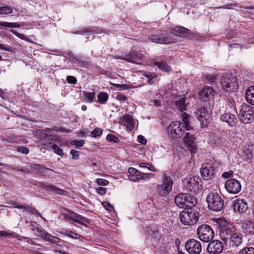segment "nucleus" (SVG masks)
I'll use <instances>...</instances> for the list:
<instances>
[{
    "label": "nucleus",
    "instance_id": "f257e3e1",
    "mask_svg": "<svg viewBox=\"0 0 254 254\" xmlns=\"http://www.w3.org/2000/svg\"><path fill=\"white\" fill-rule=\"evenodd\" d=\"M220 236L224 241L228 242L230 248L233 249L239 247L243 242L241 234L229 225L222 228Z\"/></svg>",
    "mask_w": 254,
    "mask_h": 254
},
{
    "label": "nucleus",
    "instance_id": "f03ea898",
    "mask_svg": "<svg viewBox=\"0 0 254 254\" xmlns=\"http://www.w3.org/2000/svg\"><path fill=\"white\" fill-rule=\"evenodd\" d=\"M198 219L199 214L193 207L185 209L180 214V221L185 225L192 226Z\"/></svg>",
    "mask_w": 254,
    "mask_h": 254
},
{
    "label": "nucleus",
    "instance_id": "7ed1b4c3",
    "mask_svg": "<svg viewBox=\"0 0 254 254\" xmlns=\"http://www.w3.org/2000/svg\"><path fill=\"white\" fill-rule=\"evenodd\" d=\"M206 201L209 209L214 211H220L224 207V200L217 192H210L207 196Z\"/></svg>",
    "mask_w": 254,
    "mask_h": 254
},
{
    "label": "nucleus",
    "instance_id": "20e7f679",
    "mask_svg": "<svg viewBox=\"0 0 254 254\" xmlns=\"http://www.w3.org/2000/svg\"><path fill=\"white\" fill-rule=\"evenodd\" d=\"M148 38L152 42L161 44H170L177 41L176 38L172 35L171 33L169 31L152 34L150 35Z\"/></svg>",
    "mask_w": 254,
    "mask_h": 254
},
{
    "label": "nucleus",
    "instance_id": "39448f33",
    "mask_svg": "<svg viewBox=\"0 0 254 254\" xmlns=\"http://www.w3.org/2000/svg\"><path fill=\"white\" fill-rule=\"evenodd\" d=\"M161 183V184L157 185L156 186L157 192L161 196H166L172 190L173 180L167 173H164L162 175Z\"/></svg>",
    "mask_w": 254,
    "mask_h": 254
},
{
    "label": "nucleus",
    "instance_id": "423d86ee",
    "mask_svg": "<svg viewBox=\"0 0 254 254\" xmlns=\"http://www.w3.org/2000/svg\"><path fill=\"white\" fill-rule=\"evenodd\" d=\"M176 204L185 209L193 207L197 203L196 198L187 193H180L175 198Z\"/></svg>",
    "mask_w": 254,
    "mask_h": 254
},
{
    "label": "nucleus",
    "instance_id": "0eeeda50",
    "mask_svg": "<svg viewBox=\"0 0 254 254\" xmlns=\"http://www.w3.org/2000/svg\"><path fill=\"white\" fill-rule=\"evenodd\" d=\"M240 121L245 124H250L254 120L253 108L247 104H243L239 112Z\"/></svg>",
    "mask_w": 254,
    "mask_h": 254
},
{
    "label": "nucleus",
    "instance_id": "6e6552de",
    "mask_svg": "<svg viewBox=\"0 0 254 254\" xmlns=\"http://www.w3.org/2000/svg\"><path fill=\"white\" fill-rule=\"evenodd\" d=\"M196 118L199 120L202 127H207L210 121L211 112L205 107H198L194 112Z\"/></svg>",
    "mask_w": 254,
    "mask_h": 254
},
{
    "label": "nucleus",
    "instance_id": "1a4fd4ad",
    "mask_svg": "<svg viewBox=\"0 0 254 254\" xmlns=\"http://www.w3.org/2000/svg\"><path fill=\"white\" fill-rule=\"evenodd\" d=\"M197 234L201 241L204 242H209L214 238V233L210 226L203 224L198 227Z\"/></svg>",
    "mask_w": 254,
    "mask_h": 254
},
{
    "label": "nucleus",
    "instance_id": "9d476101",
    "mask_svg": "<svg viewBox=\"0 0 254 254\" xmlns=\"http://www.w3.org/2000/svg\"><path fill=\"white\" fill-rule=\"evenodd\" d=\"M200 173L202 178L204 180L208 181L212 179L216 173L214 165L210 162L203 164L200 169Z\"/></svg>",
    "mask_w": 254,
    "mask_h": 254
},
{
    "label": "nucleus",
    "instance_id": "9b49d317",
    "mask_svg": "<svg viewBox=\"0 0 254 254\" xmlns=\"http://www.w3.org/2000/svg\"><path fill=\"white\" fill-rule=\"evenodd\" d=\"M183 126H182L181 122L178 121L172 122L167 127L168 133L172 138H180L184 133Z\"/></svg>",
    "mask_w": 254,
    "mask_h": 254
},
{
    "label": "nucleus",
    "instance_id": "f8f14e48",
    "mask_svg": "<svg viewBox=\"0 0 254 254\" xmlns=\"http://www.w3.org/2000/svg\"><path fill=\"white\" fill-rule=\"evenodd\" d=\"M185 249L190 254H199L201 252L202 246L197 240L190 239L186 242Z\"/></svg>",
    "mask_w": 254,
    "mask_h": 254
},
{
    "label": "nucleus",
    "instance_id": "ddd939ff",
    "mask_svg": "<svg viewBox=\"0 0 254 254\" xmlns=\"http://www.w3.org/2000/svg\"><path fill=\"white\" fill-rule=\"evenodd\" d=\"M225 188L229 193L237 194L241 190L242 186L239 181L235 179H229L226 181Z\"/></svg>",
    "mask_w": 254,
    "mask_h": 254
},
{
    "label": "nucleus",
    "instance_id": "4468645a",
    "mask_svg": "<svg viewBox=\"0 0 254 254\" xmlns=\"http://www.w3.org/2000/svg\"><path fill=\"white\" fill-rule=\"evenodd\" d=\"M224 248L223 244L219 240H214L210 242L207 249L210 254H219Z\"/></svg>",
    "mask_w": 254,
    "mask_h": 254
},
{
    "label": "nucleus",
    "instance_id": "2eb2a0df",
    "mask_svg": "<svg viewBox=\"0 0 254 254\" xmlns=\"http://www.w3.org/2000/svg\"><path fill=\"white\" fill-rule=\"evenodd\" d=\"M39 185L41 188L47 191L52 192L59 195H67V192L66 191L59 188L57 186H54L52 184L42 182L39 183Z\"/></svg>",
    "mask_w": 254,
    "mask_h": 254
},
{
    "label": "nucleus",
    "instance_id": "dca6fc26",
    "mask_svg": "<svg viewBox=\"0 0 254 254\" xmlns=\"http://www.w3.org/2000/svg\"><path fill=\"white\" fill-rule=\"evenodd\" d=\"M7 203L9 204H11L12 205V207H13L19 209H23L24 210L29 212L31 214H33L36 216L40 217L43 220H45V218L41 215L40 212L34 207H29L28 205H22L19 203L14 201H10Z\"/></svg>",
    "mask_w": 254,
    "mask_h": 254
},
{
    "label": "nucleus",
    "instance_id": "f3484780",
    "mask_svg": "<svg viewBox=\"0 0 254 254\" xmlns=\"http://www.w3.org/2000/svg\"><path fill=\"white\" fill-rule=\"evenodd\" d=\"M37 232L38 236L53 244H57L61 241L58 237L51 236L42 227L40 229H37Z\"/></svg>",
    "mask_w": 254,
    "mask_h": 254
},
{
    "label": "nucleus",
    "instance_id": "a211bd4d",
    "mask_svg": "<svg viewBox=\"0 0 254 254\" xmlns=\"http://www.w3.org/2000/svg\"><path fill=\"white\" fill-rule=\"evenodd\" d=\"M55 135H49L44 140L38 141V145L44 149L50 150L51 149L53 146L54 145Z\"/></svg>",
    "mask_w": 254,
    "mask_h": 254
},
{
    "label": "nucleus",
    "instance_id": "6ab92c4d",
    "mask_svg": "<svg viewBox=\"0 0 254 254\" xmlns=\"http://www.w3.org/2000/svg\"><path fill=\"white\" fill-rule=\"evenodd\" d=\"M184 141L186 147L190 150L191 153H195L196 152V145L194 142L193 137L189 132H187L184 138Z\"/></svg>",
    "mask_w": 254,
    "mask_h": 254
},
{
    "label": "nucleus",
    "instance_id": "aec40b11",
    "mask_svg": "<svg viewBox=\"0 0 254 254\" xmlns=\"http://www.w3.org/2000/svg\"><path fill=\"white\" fill-rule=\"evenodd\" d=\"M184 141L186 147L190 150L191 153H195L196 152V145L194 142L193 137L189 132H187L184 138Z\"/></svg>",
    "mask_w": 254,
    "mask_h": 254
},
{
    "label": "nucleus",
    "instance_id": "412c9836",
    "mask_svg": "<svg viewBox=\"0 0 254 254\" xmlns=\"http://www.w3.org/2000/svg\"><path fill=\"white\" fill-rule=\"evenodd\" d=\"M248 205L244 199H236L234 201L233 208L235 212L243 213L248 209Z\"/></svg>",
    "mask_w": 254,
    "mask_h": 254
},
{
    "label": "nucleus",
    "instance_id": "4be33fe9",
    "mask_svg": "<svg viewBox=\"0 0 254 254\" xmlns=\"http://www.w3.org/2000/svg\"><path fill=\"white\" fill-rule=\"evenodd\" d=\"M170 33L174 37L176 36L180 37H187L190 34L189 29L181 26L175 27L170 31Z\"/></svg>",
    "mask_w": 254,
    "mask_h": 254
},
{
    "label": "nucleus",
    "instance_id": "5701e85b",
    "mask_svg": "<svg viewBox=\"0 0 254 254\" xmlns=\"http://www.w3.org/2000/svg\"><path fill=\"white\" fill-rule=\"evenodd\" d=\"M143 58V54L137 53L136 52H132L126 55L125 57L122 58L121 59L125 60L128 62L139 64Z\"/></svg>",
    "mask_w": 254,
    "mask_h": 254
},
{
    "label": "nucleus",
    "instance_id": "b1692460",
    "mask_svg": "<svg viewBox=\"0 0 254 254\" xmlns=\"http://www.w3.org/2000/svg\"><path fill=\"white\" fill-rule=\"evenodd\" d=\"M220 119L222 121L227 123L231 127H235L238 122L235 115L230 113H226L222 115L220 117Z\"/></svg>",
    "mask_w": 254,
    "mask_h": 254
},
{
    "label": "nucleus",
    "instance_id": "393cba45",
    "mask_svg": "<svg viewBox=\"0 0 254 254\" xmlns=\"http://www.w3.org/2000/svg\"><path fill=\"white\" fill-rule=\"evenodd\" d=\"M212 89L210 87L205 88L198 93V98L202 101L208 100L211 95Z\"/></svg>",
    "mask_w": 254,
    "mask_h": 254
},
{
    "label": "nucleus",
    "instance_id": "a878e982",
    "mask_svg": "<svg viewBox=\"0 0 254 254\" xmlns=\"http://www.w3.org/2000/svg\"><path fill=\"white\" fill-rule=\"evenodd\" d=\"M128 179L132 182L138 181V177H139L140 171L134 168H129L128 170Z\"/></svg>",
    "mask_w": 254,
    "mask_h": 254
},
{
    "label": "nucleus",
    "instance_id": "bb28decb",
    "mask_svg": "<svg viewBox=\"0 0 254 254\" xmlns=\"http://www.w3.org/2000/svg\"><path fill=\"white\" fill-rule=\"evenodd\" d=\"M124 120L126 122L125 125L127 130L128 131L132 130L134 127L135 122L132 117L129 115H126L124 117Z\"/></svg>",
    "mask_w": 254,
    "mask_h": 254
},
{
    "label": "nucleus",
    "instance_id": "cd10ccee",
    "mask_svg": "<svg viewBox=\"0 0 254 254\" xmlns=\"http://www.w3.org/2000/svg\"><path fill=\"white\" fill-rule=\"evenodd\" d=\"M242 229L247 235L254 234V223L252 221H247L242 225Z\"/></svg>",
    "mask_w": 254,
    "mask_h": 254
},
{
    "label": "nucleus",
    "instance_id": "c85d7f7f",
    "mask_svg": "<svg viewBox=\"0 0 254 254\" xmlns=\"http://www.w3.org/2000/svg\"><path fill=\"white\" fill-rule=\"evenodd\" d=\"M200 179L198 177L194 176L192 178H190L188 180H186V183H187V189L191 190L193 189L194 187H195L196 186L198 185ZM185 183V182H184Z\"/></svg>",
    "mask_w": 254,
    "mask_h": 254
},
{
    "label": "nucleus",
    "instance_id": "c756f323",
    "mask_svg": "<svg viewBox=\"0 0 254 254\" xmlns=\"http://www.w3.org/2000/svg\"><path fill=\"white\" fill-rule=\"evenodd\" d=\"M246 99L249 103L254 105V86L250 87L246 90Z\"/></svg>",
    "mask_w": 254,
    "mask_h": 254
},
{
    "label": "nucleus",
    "instance_id": "7c9ffc66",
    "mask_svg": "<svg viewBox=\"0 0 254 254\" xmlns=\"http://www.w3.org/2000/svg\"><path fill=\"white\" fill-rule=\"evenodd\" d=\"M154 64L157 66L159 69L167 72H169L171 69L167 63L163 61L155 62Z\"/></svg>",
    "mask_w": 254,
    "mask_h": 254
},
{
    "label": "nucleus",
    "instance_id": "2f4dec72",
    "mask_svg": "<svg viewBox=\"0 0 254 254\" xmlns=\"http://www.w3.org/2000/svg\"><path fill=\"white\" fill-rule=\"evenodd\" d=\"M84 100L87 103H91L93 101V100L95 97V93L89 92L87 91L83 92Z\"/></svg>",
    "mask_w": 254,
    "mask_h": 254
},
{
    "label": "nucleus",
    "instance_id": "473e14b6",
    "mask_svg": "<svg viewBox=\"0 0 254 254\" xmlns=\"http://www.w3.org/2000/svg\"><path fill=\"white\" fill-rule=\"evenodd\" d=\"M185 99V98H181L175 103L177 108L182 112L185 110L186 109Z\"/></svg>",
    "mask_w": 254,
    "mask_h": 254
},
{
    "label": "nucleus",
    "instance_id": "72a5a7b5",
    "mask_svg": "<svg viewBox=\"0 0 254 254\" xmlns=\"http://www.w3.org/2000/svg\"><path fill=\"white\" fill-rule=\"evenodd\" d=\"M49 135L45 130H38L35 133V137L39 139V141L44 140Z\"/></svg>",
    "mask_w": 254,
    "mask_h": 254
},
{
    "label": "nucleus",
    "instance_id": "f704fd0d",
    "mask_svg": "<svg viewBox=\"0 0 254 254\" xmlns=\"http://www.w3.org/2000/svg\"><path fill=\"white\" fill-rule=\"evenodd\" d=\"M52 173H55V172L50 168L42 166L39 174L44 177H50L52 176L51 174Z\"/></svg>",
    "mask_w": 254,
    "mask_h": 254
},
{
    "label": "nucleus",
    "instance_id": "c9c22d12",
    "mask_svg": "<svg viewBox=\"0 0 254 254\" xmlns=\"http://www.w3.org/2000/svg\"><path fill=\"white\" fill-rule=\"evenodd\" d=\"M108 99V95L105 92L100 93L98 95V100L99 102L101 104H105Z\"/></svg>",
    "mask_w": 254,
    "mask_h": 254
},
{
    "label": "nucleus",
    "instance_id": "e433bc0d",
    "mask_svg": "<svg viewBox=\"0 0 254 254\" xmlns=\"http://www.w3.org/2000/svg\"><path fill=\"white\" fill-rule=\"evenodd\" d=\"M231 83L229 80H221V85L223 89L225 91L231 90Z\"/></svg>",
    "mask_w": 254,
    "mask_h": 254
},
{
    "label": "nucleus",
    "instance_id": "4c0bfd02",
    "mask_svg": "<svg viewBox=\"0 0 254 254\" xmlns=\"http://www.w3.org/2000/svg\"><path fill=\"white\" fill-rule=\"evenodd\" d=\"M12 12V8L9 6H0V14H9Z\"/></svg>",
    "mask_w": 254,
    "mask_h": 254
},
{
    "label": "nucleus",
    "instance_id": "58836bf2",
    "mask_svg": "<svg viewBox=\"0 0 254 254\" xmlns=\"http://www.w3.org/2000/svg\"><path fill=\"white\" fill-rule=\"evenodd\" d=\"M0 26H5L6 27H15L19 28L20 27V24L17 22H8L0 21Z\"/></svg>",
    "mask_w": 254,
    "mask_h": 254
},
{
    "label": "nucleus",
    "instance_id": "ea45409f",
    "mask_svg": "<svg viewBox=\"0 0 254 254\" xmlns=\"http://www.w3.org/2000/svg\"><path fill=\"white\" fill-rule=\"evenodd\" d=\"M68 58V59L72 63H79L81 62L80 60V59L81 58V56H77L75 57L72 53L69 52L67 54Z\"/></svg>",
    "mask_w": 254,
    "mask_h": 254
},
{
    "label": "nucleus",
    "instance_id": "a19ab883",
    "mask_svg": "<svg viewBox=\"0 0 254 254\" xmlns=\"http://www.w3.org/2000/svg\"><path fill=\"white\" fill-rule=\"evenodd\" d=\"M64 234L65 236L75 239H79L80 237V235L71 230H65Z\"/></svg>",
    "mask_w": 254,
    "mask_h": 254
},
{
    "label": "nucleus",
    "instance_id": "79ce46f5",
    "mask_svg": "<svg viewBox=\"0 0 254 254\" xmlns=\"http://www.w3.org/2000/svg\"><path fill=\"white\" fill-rule=\"evenodd\" d=\"M30 167L32 169V172L35 173L39 174L40 173L42 166L38 164L32 163L30 164Z\"/></svg>",
    "mask_w": 254,
    "mask_h": 254
},
{
    "label": "nucleus",
    "instance_id": "37998d69",
    "mask_svg": "<svg viewBox=\"0 0 254 254\" xmlns=\"http://www.w3.org/2000/svg\"><path fill=\"white\" fill-rule=\"evenodd\" d=\"M239 254H254V248L253 247H246L240 251Z\"/></svg>",
    "mask_w": 254,
    "mask_h": 254
},
{
    "label": "nucleus",
    "instance_id": "c03bdc74",
    "mask_svg": "<svg viewBox=\"0 0 254 254\" xmlns=\"http://www.w3.org/2000/svg\"><path fill=\"white\" fill-rule=\"evenodd\" d=\"M52 149L54 151L55 153L57 154L60 156L63 157L64 155L63 149L59 146H57L56 144H54Z\"/></svg>",
    "mask_w": 254,
    "mask_h": 254
},
{
    "label": "nucleus",
    "instance_id": "a18cd8bd",
    "mask_svg": "<svg viewBox=\"0 0 254 254\" xmlns=\"http://www.w3.org/2000/svg\"><path fill=\"white\" fill-rule=\"evenodd\" d=\"M114 86H115L117 88H119V90H126V89H128L134 88V87L131 85H128L125 84H114Z\"/></svg>",
    "mask_w": 254,
    "mask_h": 254
},
{
    "label": "nucleus",
    "instance_id": "49530a36",
    "mask_svg": "<svg viewBox=\"0 0 254 254\" xmlns=\"http://www.w3.org/2000/svg\"><path fill=\"white\" fill-rule=\"evenodd\" d=\"M106 139L108 141L114 143H118L120 141V139L118 137L112 134H108L106 137Z\"/></svg>",
    "mask_w": 254,
    "mask_h": 254
},
{
    "label": "nucleus",
    "instance_id": "de8ad7c7",
    "mask_svg": "<svg viewBox=\"0 0 254 254\" xmlns=\"http://www.w3.org/2000/svg\"><path fill=\"white\" fill-rule=\"evenodd\" d=\"M10 31L13 34L17 36L18 38H19L21 39L24 40L25 41H29V39L28 37H27L25 35L22 34H20L18 32H17L14 29H11Z\"/></svg>",
    "mask_w": 254,
    "mask_h": 254
},
{
    "label": "nucleus",
    "instance_id": "09e8293b",
    "mask_svg": "<svg viewBox=\"0 0 254 254\" xmlns=\"http://www.w3.org/2000/svg\"><path fill=\"white\" fill-rule=\"evenodd\" d=\"M102 133V130L100 128H96L90 133V136L92 137H96L100 136Z\"/></svg>",
    "mask_w": 254,
    "mask_h": 254
},
{
    "label": "nucleus",
    "instance_id": "8fccbe9b",
    "mask_svg": "<svg viewBox=\"0 0 254 254\" xmlns=\"http://www.w3.org/2000/svg\"><path fill=\"white\" fill-rule=\"evenodd\" d=\"M16 150L17 152L24 154H27L29 152V149L23 146H17Z\"/></svg>",
    "mask_w": 254,
    "mask_h": 254
},
{
    "label": "nucleus",
    "instance_id": "3c124183",
    "mask_svg": "<svg viewBox=\"0 0 254 254\" xmlns=\"http://www.w3.org/2000/svg\"><path fill=\"white\" fill-rule=\"evenodd\" d=\"M139 177H138V181L140 180H148L150 176H153V174H146V173H143L140 172L139 174Z\"/></svg>",
    "mask_w": 254,
    "mask_h": 254
},
{
    "label": "nucleus",
    "instance_id": "603ef678",
    "mask_svg": "<svg viewBox=\"0 0 254 254\" xmlns=\"http://www.w3.org/2000/svg\"><path fill=\"white\" fill-rule=\"evenodd\" d=\"M84 143V140H73L71 141V144L72 145H74L75 146L77 147H82Z\"/></svg>",
    "mask_w": 254,
    "mask_h": 254
},
{
    "label": "nucleus",
    "instance_id": "864d4df0",
    "mask_svg": "<svg viewBox=\"0 0 254 254\" xmlns=\"http://www.w3.org/2000/svg\"><path fill=\"white\" fill-rule=\"evenodd\" d=\"M102 205L108 211L111 212L114 210V207L108 202H103Z\"/></svg>",
    "mask_w": 254,
    "mask_h": 254
},
{
    "label": "nucleus",
    "instance_id": "5fc2aeb1",
    "mask_svg": "<svg viewBox=\"0 0 254 254\" xmlns=\"http://www.w3.org/2000/svg\"><path fill=\"white\" fill-rule=\"evenodd\" d=\"M117 99L119 101H120L121 102H126L127 101V97L122 94H118L117 95V97H116Z\"/></svg>",
    "mask_w": 254,
    "mask_h": 254
},
{
    "label": "nucleus",
    "instance_id": "6e6d98bb",
    "mask_svg": "<svg viewBox=\"0 0 254 254\" xmlns=\"http://www.w3.org/2000/svg\"><path fill=\"white\" fill-rule=\"evenodd\" d=\"M97 183L100 186H107L108 185V181L104 179H98L96 180Z\"/></svg>",
    "mask_w": 254,
    "mask_h": 254
},
{
    "label": "nucleus",
    "instance_id": "4d7b16f0",
    "mask_svg": "<svg viewBox=\"0 0 254 254\" xmlns=\"http://www.w3.org/2000/svg\"><path fill=\"white\" fill-rule=\"evenodd\" d=\"M70 153L72 155V158L74 160H77L79 157V152L77 150L72 149Z\"/></svg>",
    "mask_w": 254,
    "mask_h": 254
},
{
    "label": "nucleus",
    "instance_id": "13d9d810",
    "mask_svg": "<svg viewBox=\"0 0 254 254\" xmlns=\"http://www.w3.org/2000/svg\"><path fill=\"white\" fill-rule=\"evenodd\" d=\"M83 221L85 223H89L90 222L89 219L85 217H83L81 215L77 216V219H76L75 222L78 223V222Z\"/></svg>",
    "mask_w": 254,
    "mask_h": 254
},
{
    "label": "nucleus",
    "instance_id": "bf43d9fd",
    "mask_svg": "<svg viewBox=\"0 0 254 254\" xmlns=\"http://www.w3.org/2000/svg\"><path fill=\"white\" fill-rule=\"evenodd\" d=\"M0 49L4 50L7 52H11L12 51V47L7 45H3L0 43Z\"/></svg>",
    "mask_w": 254,
    "mask_h": 254
},
{
    "label": "nucleus",
    "instance_id": "052dcab7",
    "mask_svg": "<svg viewBox=\"0 0 254 254\" xmlns=\"http://www.w3.org/2000/svg\"><path fill=\"white\" fill-rule=\"evenodd\" d=\"M244 153L245 155L247 156V159L251 160L253 158V153L249 149H246Z\"/></svg>",
    "mask_w": 254,
    "mask_h": 254
},
{
    "label": "nucleus",
    "instance_id": "680f3d73",
    "mask_svg": "<svg viewBox=\"0 0 254 254\" xmlns=\"http://www.w3.org/2000/svg\"><path fill=\"white\" fill-rule=\"evenodd\" d=\"M137 141L142 144H145L147 141L146 138L143 135H139L137 136Z\"/></svg>",
    "mask_w": 254,
    "mask_h": 254
},
{
    "label": "nucleus",
    "instance_id": "e2e57ef3",
    "mask_svg": "<svg viewBox=\"0 0 254 254\" xmlns=\"http://www.w3.org/2000/svg\"><path fill=\"white\" fill-rule=\"evenodd\" d=\"M143 74L146 77L148 78L149 79H153L154 78L156 77L155 74L154 73L144 72Z\"/></svg>",
    "mask_w": 254,
    "mask_h": 254
},
{
    "label": "nucleus",
    "instance_id": "0e129e2a",
    "mask_svg": "<svg viewBox=\"0 0 254 254\" xmlns=\"http://www.w3.org/2000/svg\"><path fill=\"white\" fill-rule=\"evenodd\" d=\"M233 174L234 173L232 171H229V172H224L222 175V177L227 179L232 176Z\"/></svg>",
    "mask_w": 254,
    "mask_h": 254
},
{
    "label": "nucleus",
    "instance_id": "69168bd1",
    "mask_svg": "<svg viewBox=\"0 0 254 254\" xmlns=\"http://www.w3.org/2000/svg\"><path fill=\"white\" fill-rule=\"evenodd\" d=\"M80 215L76 214L73 212H72L70 213V215L69 216V218L70 220L75 222L76 219H77V216H79Z\"/></svg>",
    "mask_w": 254,
    "mask_h": 254
},
{
    "label": "nucleus",
    "instance_id": "338daca9",
    "mask_svg": "<svg viewBox=\"0 0 254 254\" xmlns=\"http://www.w3.org/2000/svg\"><path fill=\"white\" fill-rule=\"evenodd\" d=\"M97 192L101 194V195H104L106 192V189L103 188V187H99L96 189Z\"/></svg>",
    "mask_w": 254,
    "mask_h": 254
},
{
    "label": "nucleus",
    "instance_id": "774afa93",
    "mask_svg": "<svg viewBox=\"0 0 254 254\" xmlns=\"http://www.w3.org/2000/svg\"><path fill=\"white\" fill-rule=\"evenodd\" d=\"M92 32V31L90 29L83 28L81 31H78V32H76L75 33L78 34H85L86 33H89V32Z\"/></svg>",
    "mask_w": 254,
    "mask_h": 254
}]
</instances>
